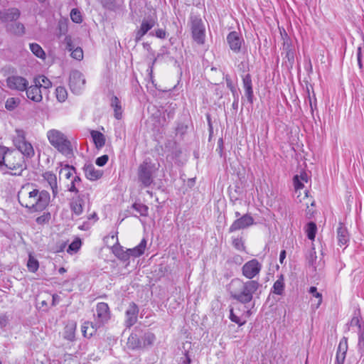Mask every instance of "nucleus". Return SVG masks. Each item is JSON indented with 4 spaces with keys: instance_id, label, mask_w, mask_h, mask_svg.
I'll return each instance as SVG.
<instances>
[{
    "instance_id": "7ed1b4c3",
    "label": "nucleus",
    "mask_w": 364,
    "mask_h": 364,
    "mask_svg": "<svg viewBox=\"0 0 364 364\" xmlns=\"http://www.w3.org/2000/svg\"><path fill=\"white\" fill-rule=\"evenodd\" d=\"M47 138L50 144L62 154L68 158L73 156V148L67 136L57 129H51L47 132Z\"/></svg>"
},
{
    "instance_id": "0e129e2a",
    "label": "nucleus",
    "mask_w": 364,
    "mask_h": 364,
    "mask_svg": "<svg viewBox=\"0 0 364 364\" xmlns=\"http://www.w3.org/2000/svg\"><path fill=\"white\" fill-rule=\"evenodd\" d=\"M39 307L43 309L45 307H48V303L46 300H43L39 303Z\"/></svg>"
},
{
    "instance_id": "5fc2aeb1",
    "label": "nucleus",
    "mask_w": 364,
    "mask_h": 364,
    "mask_svg": "<svg viewBox=\"0 0 364 364\" xmlns=\"http://www.w3.org/2000/svg\"><path fill=\"white\" fill-rule=\"evenodd\" d=\"M113 252L120 259H127V255H125V252L120 254L119 250L117 247L114 248Z\"/></svg>"
},
{
    "instance_id": "052dcab7",
    "label": "nucleus",
    "mask_w": 364,
    "mask_h": 364,
    "mask_svg": "<svg viewBox=\"0 0 364 364\" xmlns=\"http://www.w3.org/2000/svg\"><path fill=\"white\" fill-rule=\"evenodd\" d=\"M58 300H59V296L56 294H53L52 296V305L55 306L58 302Z\"/></svg>"
},
{
    "instance_id": "6e6552de",
    "label": "nucleus",
    "mask_w": 364,
    "mask_h": 364,
    "mask_svg": "<svg viewBox=\"0 0 364 364\" xmlns=\"http://www.w3.org/2000/svg\"><path fill=\"white\" fill-rule=\"evenodd\" d=\"M110 318L111 314L108 304L105 302L97 304L95 318V321L97 323V326H101L102 327L108 322Z\"/></svg>"
},
{
    "instance_id": "0eeeda50",
    "label": "nucleus",
    "mask_w": 364,
    "mask_h": 364,
    "mask_svg": "<svg viewBox=\"0 0 364 364\" xmlns=\"http://www.w3.org/2000/svg\"><path fill=\"white\" fill-rule=\"evenodd\" d=\"M191 33L194 41L198 45H203L205 39V26L200 18H194L191 22Z\"/></svg>"
},
{
    "instance_id": "6e6d98bb",
    "label": "nucleus",
    "mask_w": 364,
    "mask_h": 364,
    "mask_svg": "<svg viewBox=\"0 0 364 364\" xmlns=\"http://www.w3.org/2000/svg\"><path fill=\"white\" fill-rule=\"evenodd\" d=\"M77 186H78L77 183H74L73 181H71L70 186L68 188V191L70 192L77 193L78 189L77 188Z\"/></svg>"
},
{
    "instance_id": "f257e3e1",
    "label": "nucleus",
    "mask_w": 364,
    "mask_h": 364,
    "mask_svg": "<svg viewBox=\"0 0 364 364\" xmlns=\"http://www.w3.org/2000/svg\"><path fill=\"white\" fill-rule=\"evenodd\" d=\"M50 194L46 191L33 188L31 185L23 186L18 193L20 204L31 212L42 211L50 202Z\"/></svg>"
},
{
    "instance_id": "cd10ccee",
    "label": "nucleus",
    "mask_w": 364,
    "mask_h": 364,
    "mask_svg": "<svg viewBox=\"0 0 364 364\" xmlns=\"http://www.w3.org/2000/svg\"><path fill=\"white\" fill-rule=\"evenodd\" d=\"M33 83L38 85L41 89L48 90L52 87L50 80L44 75H39L34 78Z\"/></svg>"
},
{
    "instance_id": "a211bd4d",
    "label": "nucleus",
    "mask_w": 364,
    "mask_h": 364,
    "mask_svg": "<svg viewBox=\"0 0 364 364\" xmlns=\"http://www.w3.org/2000/svg\"><path fill=\"white\" fill-rule=\"evenodd\" d=\"M348 350V340L347 338L343 337L338 344L337 353H336V360L338 364H343L346 355Z\"/></svg>"
},
{
    "instance_id": "13d9d810",
    "label": "nucleus",
    "mask_w": 364,
    "mask_h": 364,
    "mask_svg": "<svg viewBox=\"0 0 364 364\" xmlns=\"http://www.w3.org/2000/svg\"><path fill=\"white\" fill-rule=\"evenodd\" d=\"M87 220L89 221L92 220L93 223H95L97 220V214L95 213H90L87 215Z\"/></svg>"
},
{
    "instance_id": "8fccbe9b",
    "label": "nucleus",
    "mask_w": 364,
    "mask_h": 364,
    "mask_svg": "<svg viewBox=\"0 0 364 364\" xmlns=\"http://www.w3.org/2000/svg\"><path fill=\"white\" fill-rule=\"evenodd\" d=\"M358 348L362 351L364 350V328L359 333Z\"/></svg>"
},
{
    "instance_id": "a18cd8bd",
    "label": "nucleus",
    "mask_w": 364,
    "mask_h": 364,
    "mask_svg": "<svg viewBox=\"0 0 364 364\" xmlns=\"http://www.w3.org/2000/svg\"><path fill=\"white\" fill-rule=\"evenodd\" d=\"M10 151L11 150H9L8 148H6L5 146H0V166L1 167L4 166L5 161H6L7 154L9 152H10Z\"/></svg>"
},
{
    "instance_id": "9b49d317",
    "label": "nucleus",
    "mask_w": 364,
    "mask_h": 364,
    "mask_svg": "<svg viewBox=\"0 0 364 364\" xmlns=\"http://www.w3.org/2000/svg\"><path fill=\"white\" fill-rule=\"evenodd\" d=\"M6 85L11 90L24 91L28 85V82L26 78L21 76L12 75L7 77Z\"/></svg>"
},
{
    "instance_id": "37998d69",
    "label": "nucleus",
    "mask_w": 364,
    "mask_h": 364,
    "mask_svg": "<svg viewBox=\"0 0 364 364\" xmlns=\"http://www.w3.org/2000/svg\"><path fill=\"white\" fill-rule=\"evenodd\" d=\"M19 102H20V100L18 98H15V97L9 98L6 102L5 107L9 110H13L16 107H17V106L19 104Z\"/></svg>"
},
{
    "instance_id": "7c9ffc66",
    "label": "nucleus",
    "mask_w": 364,
    "mask_h": 364,
    "mask_svg": "<svg viewBox=\"0 0 364 364\" xmlns=\"http://www.w3.org/2000/svg\"><path fill=\"white\" fill-rule=\"evenodd\" d=\"M60 168L59 169V174L65 177L67 179L70 178L74 173H75V168L69 165H63L62 163L59 164Z\"/></svg>"
},
{
    "instance_id": "39448f33",
    "label": "nucleus",
    "mask_w": 364,
    "mask_h": 364,
    "mask_svg": "<svg viewBox=\"0 0 364 364\" xmlns=\"http://www.w3.org/2000/svg\"><path fill=\"white\" fill-rule=\"evenodd\" d=\"M154 172V166L150 161L146 160L143 161L138 167L137 176L138 180L143 187H149L154 182L153 173Z\"/></svg>"
},
{
    "instance_id": "473e14b6",
    "label": "nucleus",
    "mask_w": 364,
    "mask_h": 364,
    "mask_svg": "<svg viewBox=\"0 0 364 364\" xmlns=\"http://www.w3.org/2000/svg\"><path fill=\"white\" fill-rule=\"evenodd\" d=\"M8 30L16 36H22L25 33V27L21 23H11L8 26Z\"/></svg>"
},
{
    "instance_id": "f8f14e48",
    "label": "nucleus",
    "mask_w": 364,
    "mask_h": 364,
    "mask_svg": "<svg viewBox=\"0 0 364 364\" xmlns=\"http://www.w3.org/2000/svg\"><path fill=\"white\" fill-rule=\"evenodd\" d=\"M254 224V219L253 218L248 215L245 214L240 217V218L235 220L232 224L230 225L229 231L230 232L247 228L252 225Z\"/></svg>"
},
{
    "instance_id": "ea45409f",
    "label": "nucleus",
    "mask_w": 364,
    "mask_h": 364,
    "mask_svg": "<svg viewBox=\"0 0 364 364\" xmlns=\"http://www.w3.org/2000/svg\"><path fill=\"white\" fill-rule=\"evenodd\" d=\"M232 244L233 247L240 252H246V247L242 237H235L232 239Z\"/></svg>"
},
{
    "instance_id": "1a4fd4ad",
    "label": "nucleus",
    "mask_w": 364,
    "mask_h": 364,
    "mask_svg": "<svg viewBox=\"0 0 364 364\" xmlns=\"http://www.w3.org/2000/svg\"><path fill=\"white\" fill-rule=\"evenodd\" d=\"M261 269V263L257 259H252L242 266V272L244 277L251 279L259 274Z\"/></svg>"
},
{
    "instance_id": "3c124183",
    "label": "nucleus",
    "mask_w": 364,
    "mask_h": 364,
    "mask_svg": "<svg viewBox=\"0 0 364 364\" xmlns=\"http://www.w3.org/2000/svg\"><path fill=\"white\" fill-rule=\"evenodd\" d=\"M108 156L107 155H103L100 157H98L97 159H96V164L99 166H103L104 165H105L107 164V162L108 161Z\"/></svg>"
},
{
    "instance_id": "2eb2a0df",
    "label": "nucleus",
    "mask_w": 364,
    "mask_h": 364,
    "mask_svg": "<svg viewBox=\"0 0 364 364\" xmlns=\"http://www.w3.org/2000/svg\"><path fill=\"white\" fill-rule=\"evenodd\" d=\"M43 178L52 190L53 196L55 198L58 193V178L55 173L51 171H46L43 173Z\"/></svg>"
},
{
    "instance_id": "b1692460",
    "label": "nucleus",
    "mask_w": 364,
    "mask_h": 364,
    "mask_svg": "<svg viewBox=\"0 0 364 364\" xmlns=\"http://www.w3.org/2000/svg\"><path fill=\"white\" fill-rule=\"evenodd\" d=\"M77 323L74 321H70L65 326L64 338L68 341H73L75 338Z\"/></svg>"
},
{
    "instance_id": "49530a36",
    "label": "nucleus",
    "mask_w": 364,
    "mask_h": 364,
    "mask_svg": "<svg viewBox=\"0 0 364 364\" xmlns=\"http://www.w3.org/2000/svg\"><path fill=\"white\" fill-rule=\"evenodd\" d=\"M70 17L73 21L75 23H80L82 21L81 14L77 9H72L70 12Z\"/></svg>"
},
{
    "instance_id": "603ef678",
    "label": "nucleus",
    "mask_w": 364,
    "mask_h": 364,
    "mask_svg": "<svg viewBox=\"0 0 364 364\" xmlns=\"http://www.w3.org/2000/svg\"><path fill=\"white\" fill-rule=\"evenodd\" d=\"M284 31V33L286 37H287V35L285 32L284 30H283ZM283 46H284V49L286 50H290L291 49V42H290V40L287 38V39H284V43H283Z\"/></svg>"
},
{
    "instance_id": "9d476101",
    "label": "nucleus",
    "mask_w": 364,
    "mask_h": 364,
    "mask_svg": "<svg viewBox=\"0 0 364 364\" xmlns=\"http://www.w3.org/2000/svg\"><path fill=\"white\" fill-rule=\"evenodd\" d=\"M85 84V79L80 72L77 70L71 72L69 78V85L73 92H80L84 88Z\"/></svg>"
},
{
    "instance_id": "c756f323",
    "label": "nucleus",
    "mask_w": 364,
    "mask_h": 364,
    "mask_svg": "<svg viewBox=\"0 0 364 364\" xmlns=\"http://www.w3.org/2000/svg\"><path fill=\"white\" fill-rule=\"evenodd\" d=\"M67 42V47L68 50L71 52V56L75 60H81L83 58V51L82 49L80 47H77L73 50L72 46H71V39L67 38H66Z\"/></svg>"
},
{
    "instance_id": "774afa93",
    "label": "nucleus",
    "mask_w": 364,
    "mask_h": 364,
    "mask_svg": "<svg viewBox=\"0 0 364 364\" xmlns=\"http://www.w3.org/2000/svg\"><path fill=\"white\" fill-rule=\"evenodd\" d=\"M362 48L360 46L358 48L357 58H361Z\"/></svg>"
},
{
    "instance_id": "e433bc0d",
    "label": "nucleus",
    "mask_w": 364,
    "mask_h": 364,
    "mask_svg": "<svg viewBox=\"0 0 364 364\" xmlns=\"http://www.w3.org/2000/svg\"><path fill=\"white\" fill-rule=\"evenodd\" d=\"M156 339V337L152 333H145L144 336L141 337V348H145L149 346L153 345Z\"/></svg>"
},
{
    "instance_id": "680f3d73",
    "label": "nucleus",
    "mask_w": 364,
    "mask_h": 364,
    "mask_svg": "<svg viewBox=\"0 0 364 364\" xmlns=\"http://www.w3.org/2000/svg\"><path fill=\"white\" fill-rule=\"evenodd\" d=\"M285 257H286V252H285V250H282L280 252V255H279V260H280L281 263L283 262V260L285 259Z\"/></svg>"
},
{
    "instance_id": "f3484780",
    "label": "nucleus",
    "mask_w": 364,
    "mask_h": 364,
    "mask_svg": "<svg viewBox=\"0 0 364 364\" xmlns=\"http://www.w3.org/2000/svg\"><path fill=\"white\" fill-rule=\"evenodd\" d=\"M139 309L135 304H131L126 311V325L129 327L133 326L137 321Z\"/></svg>"
},
{
    "instance_id": "864d4df0",
    "label": "nucleus",
    "mask_w": 364,
    "mask_h": 364,
    "mask_svg": "<svg viewBox=\"0 0 364 364\" xmlns=\"http://www.w3.org/2000/svg\"><path fill=\"white\" fill-rule=\"evenodd\" d=\"M155 35L159 38H165L166 36V32L165 30L159 28L155 31Z\"/></svg>"
},
{
    "instance_id": "79ce46f5",
    "label": "nucleus",
    "mask_w": 364,
    "mask_h": 364,
    "mask_svg": "<svg viewBox=\"0 0 364 364\" xmlns=\"http://www.w3.org/2000/svg\"><path fill=\"white\" fill-rule=\"evenodd\" d=\"M81 247V240L78 238L73 240L71 244L69 245L67 252L68 253L72 254L73 252H76L79 250Z\"/></svg>"
},
{
    "instance_id": "aec40b11",
    "label": "nucleus",
    "mask_w": 364,
    "mask_h": 364,
    "mask_svg": "<svg viewBox=\"0 0 364 364\" xmlns=\"http://www.w3.org/2000/svg\"><path fill=\"white\" fill-rule=\"evenodd\" d=\"M85 177L90 181H96L101 178L102 172L95 168L92 164H85L83 167Z\"/></svg>"
},
{
    "instance_id": "4468645a",
    "label": "nucleus",
    "mask_w": 364,
    "mask_h": 364,
    "mask_svg": "<svg viewBox=\"0 0 364 364\" xmlns=\"http://www.w3.org/2000/svg\"><path fill=\"white\" fill-rule=\"evenodd\" d=\"M156 24V18H145L142 21L139 30L136 33L135 41H141L142 37Z\"/></svg>"
},
{
    "instance_id": "72a5a7b5",
    "label": "nucleus",
    "mask_w": 364,
    "mask_h": 364,
    "mask_svg": "<svg viewBox=\"0 0 364 364\" xmlns=\"http://www.w3.org/2000/svg\"><path fill=\"white\" fill-rule=\"evenodd\" d=\"M111 105L114 111V117L117 119H120L122 116V109L120 105V101L117 97H112L111 101Z\"/></svg>"
},
{
    "instance_id": "c9c22d12",
    "label": "nucleus",
    "mask_w": 364,
    "mask_h": 364,
    "mask_svg": "<svg viewBox=\"0 0 364 364\" xmlns=\"http://www.w3.org/2000/svg\"><path fill=\"white\" fill-rule=\"evenodd\" d=\"M284 289V282L283 275H280L279 278L274 283L273 293L277 295H282Z\"/></svg>"
},
{
    "instance_id": "338daca9",
    "label": "nucleus",
    "mask_w": 364,
    "mask_h": 364,
    "mask_svg": "<svg viewBox=\"0 0 364 364\" xmlns=\"http://www.w3.org/2000/svg\"><path fill=\"white\" fill-rule=\"evenodd\" d=\"M90 225V223H86L85 224H84V225H82L80 226L79 228H80V229H81V230H87V229H88V228H89Z\"/></svg>"
},
{
    "instance_id": "f03ea898",
    "label": "nucleus",
    "mask_w": 364,
    "mask_h": 364,
    "mask_svg": "<svg viewBox=\"0 0 364 364\" xmlns=\"http://www.w3.org/2000/svg\"><path fill=\"white\" fill-rule=\"evenodd\" d=\"M232 286L234 288L233 297L242 303H248L252 299L253 294L258 289L259 284L254 280L243 282L237 279L232 282Z\"/></svg>"
},
{
    "instance_id": "f704fd0d",
    "label": "nucleus",
    "mask_w": 364,
    "mask_h": 364,
    "mask_svg": "<svg viewBox=\"0 0 364 364\" xmlns=\"http://www.w3.org/2000/svg\"><path fill=\"white\" fill-rule=\"evenodd\" d=\"M55 97L59 102H64L68 99V93L66 88L63 86H58L55 88Z\"/></svg>"
},
{
    "instance_id": "bf43d9fd",
    "label": "nucleus",
    "mask_w": 364,
    "mask_h": 364,
    "mask_svg": "<svg viewBox=\"0 0 364 364\" xmlns=\"http://www.w3.org/2000/svg\"><path fill=\"white\" fill-rule=\"evenodd\" d=\"M7 323V318L5 316H0V325L5 326Z\"/></svg>"
},
{
    "instance_id": "ddd939ff",
    "label": "nucleus",
    "mask_w": 364,
    "mask_h": 364,
    "mask_svg": "<svg viewBox=\"0 0 364 364\" xmlns=\"http://www.w3.org/2000/svg\"><path fill=\"white\" fill-rule=\"evenodd\" d=\"M227 42L230 48L235 53L240 51L242 45L244 44V40L236 31L230 32L227 36Z\"/></svg>"
},
{
    "instance_id": "de8ad7c7",
    "label": "nucleus",
    "mask_w": 364,
    "mask_h": 364,
    "mask_svg": "<svg viewBox=\"0 0 364 364\" xmlns=\"http://www.w3.org/2000/svg\"><path fill=\"white\" fill-rule=\"evenodd\" d=\"M134 208L138 211L141 215H146L148 213V207L143 204H134Z\"/></svg>"
},
{
    "instance_id": "58836bf2",
    "label": "nucleus",
    "mask_w": 364,
    "mask_h": 364,
    "mask_svg": "<svg viewBox=\"0 0 364 364\" xmlns=\"http://www.w3.org/2000/svg\"><path fill=\"white\" fill-rule=\"evenodd\" d=\"M27 268L31 272H36L39 268L38 261L31 255L29 254L28 259L27 262Z\"/></svg>"
},
{
    "instance_id": "dca6fc26",
    "label": "nucleus",
    "mask_w": 364,
    "mask_h": 364,
    "mask_svg": "<svg viewBox=\"0 0 364 364\" xmlns=\"http://www.w3.org/2000/svg\"><path fill=\"white\" fill-rule=\"evenodd\" d=\"M20 12L17 9H4L0 11V20L4 23H11L17 20Z\"/></svg>"
},
{
    "instance_id": "423d86ee",
    "label": "nucleus",
    "mask_w": 364,
    "mask_h": 364,
    "mask_svg": "<svg viewBox=\"0 0 364 364\" xmlns=\"http://www.w3.org/2000/svg\"><path fill=\"white\" fill-rule=\"evenodd\" d=\"M14 144L17 149L24 156L31 158L35 151L33 146L26 139L25 132L22 130H16V136L14 138Z\"/></svg>"
},
{
    "instance_id": "412c9836",
    "label": "nucleus",
    "mask_w": 364,
    "mask_h": 364,
    "mask_svg": "<svg viewBox=\"0 0 364 364\" xmlns=\"http://www.w3.org/2000/svg\"><path fill=\"white\" fill-rule=\"evenodd\" d=\"M146 247V240L143 239L140 243L134 248L127 249L125 252V255H127V259L130 257H137L142 255L144 253L145 249Z\"/></svg>"
},
{
    "instance_id": "4c0bfd02",
    "label": "nucleus",
    "mask_w": 364,
    "mask_h": 364,
    "mask_svg": "<svg viewBox=\"0 0 364 364\" xmlns=\"http://www.w3.org/2000/svg\"><path fill=\"white\" fill-rule=\"evenodd\" d=\"M31 52L38 58L41 59L46 58V53L43 48L37 43H33L29 45Z\"/></svg>"
},
{
    "instance_id": "4d7b16f0",
    "label": "nucleus",
    "mask_w": 364,
    "mask_h": 364,
    "mask_svg": "<svg viewBox=\"0 0 364 364\" xmlns=\"http://www.w3.org/2000/svg\"><path fill=\"white\" fill-rule=\"evenodd\" d=\"M286 51H287V58H288L289 61L293 62V60H294V53H293V51L291 50V49L286 50Z\"/></svg>"
},
{
    "instance_id": "69168bd1",
    "label": "nucleus",
    "mask_w": 364,
    "mask_h": 364,
    "mask_svg": "<svg viewBox=\"0 0 364 364\" xmlns=\"http://www.w3.org/2000/svg\"><path fill=\"white\" fill-rule=\"evenodd\" d=\"M72 181H73L74 183H77V185H79L81 182V179L79 176H76L74 177V178L72 180Z\"/></svg>"
},
{
    "instance_id": "a878e982",
    "label": "nucleus",
    "mask_w": 364,
    "mask_h": 364,
    "mask_svg": "<svg viewBox=\"0 0 364 364\" xmlns=\"http://www.w3.org/2000/svg\"><path fill=\"white\" fill-rule=\"evenodd\" d=\"M84 201L82 199L77 198L73 199L70 203V209L73 214L78 216L83 211Z\"/></svg>"
},
{
    "instance_id": "e2e57ef3",
    "label": "nucleus",
    "mask_w": 364,
    "mask_h": 364,
    "mask_svg": "<svg viewBox=\"0 0 364 364\" xmlns=\"http://www.w3.org/2000/svg\"><path fill=\"white\" fill-rule=\"evenodd\" d=\"M191 358L187 353L185 354V360L183 361V364H191Z\"/></svg>"
},
{
    "instance_id": "c03bdc74",
    "label": "nucleus",
    "mask_w": 364,
    "mask_h": 364,
    "mask_svg": "<svg viewBox=\"0 0 364 364\" xmlns=\"http://www.w3.org/2000/svg\"><path fill=\"white\" fill-rule=\"evenodd\" d=\"M309 293L312 294V296L317 299L316 306L318 307L322 302V295L317 291V288L315 287H311L309 289Z\"/></svg>"
},
{
    "instance_id": "6ab92c4d",
    "label": "nucleus",
    "mask_w": 364,
    "mask_h": 364,
    "mask_svg": "<svg viewBox=\"0 0 364 364\" xmlns=\"http://www.w3.org/2000/svg\"><path fill=\"white\" fill-rule=\"evenodd\" d=\"M26 95L31 100L40 102L43 100L41 89L35 83L26 88Z\"/></svg>"
},
{
    "instance_id": "393cba45",
    "label": "nucleus",
    "mask_w": 364,
    "mask_h": 364,
    "mask_svg": "<svg viewBox=\"0 0 364 364\" xmlns=\"http://www.w3.org/2000/svg\"><path fill=\"white\" fill-rule=\"evenodd\" d=\"M243 85L245 90V95L247 100L252 102L253 100V90L252 87V80L250 75H246L243 77Z\"/></svg>"
},
{
    "instance_id": "2f4dec72",
    "label": "nucleus",
    "mask_w": 364,
    "mask_h": 364,
    "mask_svg": "<svg viewBox=\"0 0 364 364\" xmlns=\"http://www.w3.org/2000/svg\"><path fill=\"white\" fill-rule=\"evenodd\" d=\"M308 176L306 173H302L299 176L296 175L294 178V188L297 191L304 188V183H307Z\"/></svg>"
},
{
    "instance_id": "20e7f679",
    "label": "nucleus",
    "mask_w": 364,
    "mask_h": 364,
    "mask_svg": "<svg viewBox=\"0 0 364 364\" xmlns=\"http://www.w3.org/2000/svg\"><path fill=\"white\" fill-rule=\"evenodd\" d=\"M4 166L12 171L14 175H21L26 168L23 157L18 152L11 150L7 154Z\"/></svg>"
},
{
    "instance_id": "5701e85b",
    "label": "nucleus",
    "mask_w": 364,
    "mask_h": 364,
    "mask_svg": "<svg viewBox=\"0 0 364 364\" xmlns=\"http://www.w3.org/2000/svg\"><path fill=\"white\" fill-rule=\"evenodd\" d=\"M337 237L340 246L346 245L349 241L348 232L342 223H340L337 230Z\"/></svg>"
},
{
    "instance_id": "09e8293b",
    "label": "nucleus",
    "mask_w": 364,
    "mask_h": 364,
    "mask_svg": "<svg viewBox=\"0 0 364 364\" xmlns=\"http://www.w3.org/2000/svg\"><path fill=\"white\" fill-rule=\"evenodd\" d=\"M230 319L240 326L245 323V321H242L241 319L234 314L232 309H230Z\"/></svg>"
},
{
    "instance_id": "c85d7f7f",
    "label": "nucleus",
    "mask_w": 364,
    "mask_h": 364,
    "mask_svg": "<svg viewBox=\"0 0 364 364\" xmlns=\"http://www.w3.org/2000/svg\"><path fill=\"white\" fill-rule=\"evenodd\" d=\"M127 348L130 349L141 348V341L135 333H132L127 342Z\"/></svg>"
},
{
    "instance_id": "bb28decb",
    "label": "nucleus",
    "mask_w": 364,
    "mask_h": 364,
    "mask_svg": "<svg viewBox=\"0 0 364 364\" xmlns=\"http://www.w3.org/2000/svg\"><path fill=\"white\" fill-rule=\"evenodd\" d=\"M91 136L92 138L93 142L97 149H100L104 146L105 144V138L102 133L98 131H92Z\"/></svg>"
},
{
    "instance_id": "4be33fe9",
    "label": "nucleus",
    "mask_w": 364,
    "mask_h": 364,
    "mask_svg": "<svg viewBox=\"0 0 364 364\" xmlns=\"http://www.w3.org/2000/svg\"><path fill=\"white\" fill-rule=\"evenodd\" d=\"M101 327V326H97V323L95 321L93 323L86 321L82 326V332L85 337L90 338L95 333L97 329Z\"/></svg>"
},
{
    "instance_id": "a19ab883",
    "label": "nucleus",
    "mask_w": 364,
    "mask_h": 364,
    "mask_svg": "<svg viewBox=\"0 0 364 364\" xmlns=\"http://www.w3.org/2000/svg\"><path fill=\"white\" fill-rule=\"evenodd\" d=\"M316 230H317L316 225L314 223L311 222V223H308L306 232L307 234V237L309 240H314L316 233Z\"/></svg>"
}]
</instances>
